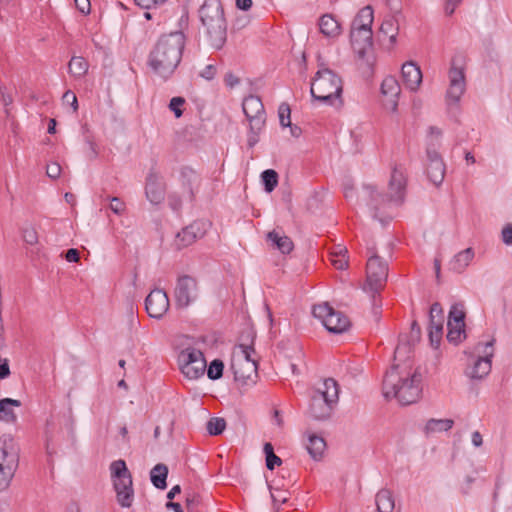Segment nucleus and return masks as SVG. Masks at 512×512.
<instances>
[{
  "label": "nucleus",
  "instance_id": "f257e3e1",
  "mask_svg": "<svg viewBox=\"0 0 512 512\" xmlns=\"http://www.w3.org/2000/svg\"><path fill=\"white\" fill-rule=\"evenodd\" d=\"M185 44L181 31L161 35L149 53L148 66L159 77L168 79L181 62Z\"/></svg>",
  "mask_w": 512,
  "mask_h": 512
},
{
  "label": "nucleus",
  "instance_id": "f03ea898",
  "mask_svg": "<svg viewBox=\"0 0 512 512\" xmlns=\"http://www.w3.org/2000/svg\"><path fill=\"white\" fill-rule=\"evenodd\" d=\"M422 376L414 372L410 376L402 377L398 366L394 365L386 372L383 380V395L385 398H396L401 405H410L417 402L422 393Z\"/></svg>",
  "mask_w": 512,
  "mask_h": 512
},
{
  "label": "nucleus",
  "instance_id": "7ed1b4c3",
  "mask_svg": "<svg viewBox=\"0 0 512 512\" xmlns=\"http://www.w3.org/2000/svg\"><path fill=\"white\" fill-rule=\"evenodd\" d=\"M199 15L210 45L221 49L227 39V24L220 0H205L199 9Z\"/></svg>",
  "mask_w": 512,
  "mask_h": 512
},
{
  "label": "nucleus",
  "instance_id": "20e7f679",
  "mask_svg": "<svg viewBox=\"0 0 512 512\" xmlns=\"http://www.w3.org/2000/svg\"><path fill=\"white\" fill-rule=\"evenodd\" d=\"M342 80L331 69L323 68L316 72L310 87L314 100L329 106H341Z\"/></svg>",
  "mask_w": 512,
  "mask_h": 512
},
{
  "label": "nucleus",
  "instance_id": "39448f33",
  "mask_svg": "<svg viewBox=\"0 0 512 512\" xmlns=\"http://www.w3.org/2000/svg\"><path fill=\"white\" fill-rule=\"evenodd\" d=\"M370 201L368 205L375 213L387 202H395L401 204L404 199L406 189V178L401 169L394 167L388 184V193L381 194L371 185L364 187Z\"/></svg>",
  "mask_w": 512,
  "mask_h": 512
},
{
  "label": "nucleus",
  "instance_id": "423d86ee",
  "mask_svg": "<svg viewBox=\"0 0 512 512\" xmlns=\"http://www.w3.org/2000/svg\"><path fill=\"white\" fill-rule=\"evenodd\" d=\"M243 112L249 121L247 145L253 148L259 142V135L266 123V113L260 97L249 95L242 103Z\"/></svg>",
  "mask_w": 512,
  "mask_h": 512
},
{
  "label": "nucleus",
  "instance_id": "0eeeda50",
  "mask_svg": "<svg viewBox=\"0 0 512 512\" xmlns=\"http://www.w3.org/2000/svg\"><path fill=\"white\" fill-rule=\"evenodd\" d=\"M110 471L118 504L123 508L131 507L134 500L133 482L125 461H113Z\"/></svg>",
  "mask_w": 512,
  "mask_h": 512
},
{
  "label": "nucleus",
  "instance_id": "6e6552de",
  "mask_svg": "<svg viewBox=\"0 0 512 512\" xmlns=\"http://www.w3.org/2000/svg\"><path fill=\"white\" fill-rule=\"evenodd\" d=\"M312 314L322 322L329 332L334 334L343 333L350 326L348 317L342 312L334 310L328 303L314 305Z\"/></svg>",
  "mask_w": 512,
  "mask_h": 512
},
{
  "label": "nucleus",
  "instance_id": "1a4fd4ad",
  "mask_svg": "<svg viewBox=\"0 0 512 512\" xmlns=\"http://www.w3.org/2000/svg\"><path fill=\"white\" fill-rule=\"evenodd\" d=\"M495 342V338H492L486 343L480 342L476 345L475 350L479 355L474 360L472 366L466 369V376L472 380H482L489 375L492 368Z\"/></svg>",
  "mask_w": 512,
  "mask_h": 512
},
{
  "label": "nucleus",
  "instance_id": "9d476101",
  "mask_svg": "<svg viewBox=\"0 0 512 512\" xmlns=\"http://www.w3.org/2000/svg\"><path fill=\"white\" fill-rule=\"evenodd\" d=\"M372 29H351L350 40L359 59L365 61L368 70L372 73L375 63L373 55Z\"/></svg>",
  "mask_w": 512,
  "mask_h": 512
},
{
  "label": "nucleus",
  "instance_id": "9b49d317",
  "mask_svg": "<svg viewBox=\"0 0 512 512\" xmlns=\"http://www.w3.org/2000/svg\"><path fill=\"white\" fill-rule=\"evenodd\" d=\"M178 362L182 373L188 379H198L204 375L206 360L203 353L195 348H186L178 356Z\"/></svg>",
  "mask_w": 512,
  "mask_h": 512
},
{
  "label": "nucleus",
  "instance_id": "f8f14e48",
  "mask_svg": "<svg viewBox=\"0 0 512 512\" xmlns=\"http://www.w3.org/2000/svg\"><path fill=\"white\" fill-rule=\"evenodd\" d=\"M449 87L446 91V104L449 111L458 107L462 95L466 90L465 72L462 67L456 65V59L451 62L448 73Z\"/></svg>",
  "mask_w": 512,
  "mask_h": 512
},
{
  "label": "nucleus",
  "instance_id": "ddd939ff",
  "mask_svg": "<svg viewBox=\"0 0 512 512\" xmlns=\"http://www.w3.org/2000/svg\"><path fill=\"white\" fill-rule=\"evenodd\" d=\"M199 296L197 280L190 275H181L177 278L174 288L175 306L186 309L195 303Z\"/></svg>",
  "mask_w": 512,
  "mask_h": 512
},
{
  "label": "nucleus",
  "instance_id": "4468645a",
  "mask_svg": "<svg viewBox=\"0 0 512 512\" xmlns=\"http://www.w3.org/2000/svg\"><path fill=\"white\" fill-rule=\"evenodd\" d=\"M369 252L371 255L366 266L367 283L373 291L377 292L387 280L388 265L372 249H369Z\"/></svg>",
  "mask_w": 512,
  "mask_h": 512
},
{
  "label": "nucleus",
  "instance_id": "2eb2a0df",
  "mask_svg": "<svg viewBox=\"0 0 512 512\" xmlns=\"http://www.w3.org/2000/svg\"><path fill=\"white\" fill-rule=\"evenodd\" d=\"M426 155L428 159V165L426 168L427 177L431 183L438 187L444 180L446 166L433 143H429L427 145Z\"/></svg>",
  "mask_w": 512,
  "mask_h": 512
},
{
  "label": "nucleus",
  "instance_id": "dca6fc26",
  "mask_svg": "<svg viewBox=\"0 0 512 512\" xmlns=\"http://www.w3.org/2000/svg\"><path fill=\"white\" fill-rule=\"evenodd\" d=\"M169 307V298L163 289L155 288L151 290L145 299V309L151 318L161 319Z\"/></svg>",
  "mask_w": 512,
  "mask_h": 512
},
{
  "label": "nucleus",
  "instance_id": "f3484780",
  "mask_svg": "<svg viewBox=\"0 0 512 512\" xmlns=\"http://www.w3.org/2000/svg\"><path fill=\"white\" fill-rule=\"evenodd\" d=\"M209 227V223L202 220L192 222L177 233L175 246L177 249H183L192 245L197 239L202 238Z\"/></svg>",
  "mask_w": 512,
  "mask_h": 512
},
{
  "label": "nucleus",
  "instance_id": "a211bd4d",
  "mask_svg": "<svg viewBox=\"0 0 512 512\" xmlns=\"http://www.w3.org/2000/svg\"><path fill=\"white\" fill-rule=\"evenodd\" d=\"M20 446L11 434L0 437V464L13 468L19 467Z\"/></svg>",
  "mask_w": 512,
  "mask_h": 512
},
{
  "label": "nucleus",
  "instance_id": "6ab92c4d",
  "mask_svg": "<svg viewBox=\"0 0 512 512\" xmlns=\"http://www.w3.org/2000/svg\"><path fill=\"white\" fill-rule=\"evenodd\" d=\"M444 313L439 302L431 305L429 310L428 336L432 347L437 348L443 335Z\"/></svg>",
  "mask_w": 512,
  "mask_h": 512
},
{
  "label": "nucleus",
  "instance_id": "aec40b11",
  "mask_svg": "<svg viewBox=\"0 0 512 512\" xmlns=\"http://www.w3.org/2000/svg\"><path fill=\"white\" fill-rule=\"evenodd\" d=\"M246 337L247 342H241L238 344V349L240 350L242 360H238L237 362L232 363V368L235 369L238 366H247L250 373L257 374V361L252 358V355L255 354L254 349V335L252 331H248L246 336L242 335V340Z\"/></svg>",
  "mask_w": 512,
  "mask_h": 512
},
{
  "label": "nucleus",
  "instance_id": "412c9836",
  "mask_svg": "<svg viewBox=\"0 0 512 512\" xmlns=\"http://www.w3.org/2000/svg\"><path fill=\"white\" fill-rule=\"evenodd\" d=\"M145 195L153 205L162 203L165 198V185L154 169H151L146 177Z\"/></svg>",
  "mask_w": 512,
  "mask_h": 512
},
{
  "label": "nucleus",
  "instance_id": "4be33fe9",
  "mask_svg": "<svg viewBox=\"0 0 512 512\" xmlns=\"http://www.w3.org/2000/svg\"><path fill=\"white\" fill-rule=\"evenodd\" d=\"M381 93L387 99L384 103L386 109L396 112L398 107V98L401 93V87L394 76H386L381 83Z\"/></svg>",
  "mask_w": 512,
  "mask_h": 512
},
{
  "label": "nucleus",
  "instance_id": "5701e85b",
  "mask_svg": "<svg viewBox=\"0 0 512 512\" xmlns=\"http://www.w3.org/2000/svg\"><path fill=\"white\" fill-rule=\"evenodd\" d=\"M334 408L333 405L314 392L310 399L308 413L314 420L323 421L330 418Z\"/></svg>",
  "mask_w": 512,
  "mask_h": 512
},
{
  "label": "nucleus",
  "instance_id": "b1692460",
  "mask_svg": "<svg viewBox=\"0 0 512 512\" xmlns=\"http://www.w3.org/2000/svg\"><path fill=\"white\" fill-rule=\"evenodd\" d=\"M401 75L403 82L411 91H416L422 82V72L420 67L413 61H408L402 65Z\"/></svg>",
  "mask_w": 512,
  "mask_h": 512
},
{
  "label": "nucleus",
  "instance_id": "393cba45",
  "mask_svg": "<svg viewBox=\"0 0 512 512\" xmlns=\"http://www.w3.org/2000/svg\"><path fill=\"white\" fill-rule=\"evenodd\" d=\"M266 240L282 254H289L294 248L291 238L276 230L270 231L266 236Z\"/></svg>",
  "mask_w": 512,
  "mask_h": 512
},
{
  "label": "nucleus",
  "instance_id": "a878e982",
  "mask_svg": "<svg viewBox=\"0 0 512 512\" xmlns=\"http://www.w3.org/2000/svg\"><path fill=\"white\" fill-rule=\"evenodd\" d=\"M315 393L335 407L339 400V385L333 378H327Z\"/></svg>",
  "mask_w": 512,
  "mask_h": 512
},
{
  "label": "nucleus",
  "instance_id": "bb28decb",
  "mask_svg": "<svg viewBox=\"0 0 512 512\" xmlns=\"http://www.w3.org/2000/svg\"><path fill=\"white\" fill-rule=\"evenodd\" d=\"M421 337V328L418 325L417 321H413L411 324V331L409 335V340L407 342H403L400 339L399 344L395 348V357L401 356L402 354L409 353L411 350V346L417 343Z\"/></svg>",
  "mask_w": 512,
  "mask_h": 512
},
{
  "label": "nucleus",
  "instance_id": "cd10ccee",
  "mask_svg": "<svg viewBox=\"0 0 512 512\" xmlns=\"http://www.w3.org/2000/svg\"><path fill=\"white\" fill-rule=\"evenodd\" d=\"M21 401L12 398H3L0 400V421L14 424L17 416L13 411V407H20Z\"/></svg>",
  "mask_w": 512,
  "mask_h": 512
},
{
  "label": "nucleus",
  "instance_id": "c85d7f7f",
  "mask_svg": "<svg viewBox=\"0 0 512 512\" xmlns=\"http://www.w3.org/2000/svg\"><path fill=\"white\" fill-rule=\"evenodd\" d=\"M318 24L320 32L326 37L334 38L341 33L339 22L331 14L321 16Z\"/></svg>",
  "mask_w": 512,
  "mask_h": 512
},
{
  "label": "nucleus",
  "instance_id": "c756f323",
  "mask_svg": "<svg viewBox=\"0 0 512 512\" xmlns=\"http://www.w3.org/2000/svg\"><path fill=\"white\" fill-rule=\"evenodd\" d=\"M374 13L371 6L359 10L351 23V29H372Z\"/></svg>",
  "mask_w": 512,
  "mask_h": 512
},
{
  "label": "nucleus",
  "instance_id": "7c9ffc66",
  "mask_svg": "<svg viewBox=\"0 0 512 512\" xmlns=\"http://www.w3.org/2000/svg\"><path fill=\"white\" fill-rule=\"evenodd\" d=\"M168 467L163 463L156 464L150 471L152 485L160 490L167 488Z\"/></svg>",
  "mask_w": 512,
  "mask_h": 512
},
{
  "label": "nucleus",
  "instance_id": "2f4dec72",
  "mask_svg": "<svg viewBox=\"0 0 512 512\" xmlns=\"http://www.w3.org/2000/svg\"><path fill=\"white\" fill-rule=\"evenodd\" d=\"M326 448V442L323 437L318 436L316 434H310L308 436V443L306 444V449L310 456L314 460H319Z\"/></svg>",
  "mask_w": 512,
  "mask_h": 512
},
{
  "label": "nucleus",
  "instance_id": "473e14b6",
  "mask_svg": "<svg viewBox=\"0 0 512 512\" xmlns=\"http://www.w3.org/2000/svg\"><path fill=\"white\" fill-rule=\"evenodd\" d=\"M378 512H393L395 502L393 495L388 489H381L375 497Z\"/></svg>",
  "mask_w": 512,
  "mask_h": 512
},
{
  "label": "nucleus",
  "instance_id": "72a5a7b5",
  "mask_svg": "<svg viewBox=\"0 0 512 512\" xmlns=\"http://www.w3.org/2000/svg\"><path fill=\"white\" fill-rule=\"evenodd\" d=\"M88 68V62L81 56H73L68 63V73L75 79L83 78Z\"/></svg>",
  "mask_w": 512,
  "mask_h": 512
},
{
  "label": "nucleus",
  "instance_id": "f704fd0d",
  "mask_svg": "<svg viewBox=\"0 0 512 512\" xmlns=\"http://www.w3.org/2000/svg\"><path fill=\"white\" fill-rule=\"evenodd\" d=\"M474 252L472 248H467L454 256L450 263V268L454 272L461 273L472 261Z\"/></svg>",
  "mask_w": 512,
  "mask_h": 512
},
{
  "label": "nucleus",
  "instance_id": "c9c22d12",
  "mask_svg": "<svg viewBox=\"0 0 512 512\" xmlns=\"http://www.w3.org/2000/svg\"><path fill=\"white\" fill-rule=\"evenodd\" d=\"M183 188L188 192L191 200L194 199V183L197 182L198 176L195 171L189 167H184L180 172Z\"/></svg>",
  "mask_w": 512,
  "mask_h": 512
},
{
  "label": "nucleus",
  "instance_id": "e433bc0d",
  "mask_svg": "<svg viewBox=\"0 0 512 512\" xmlns=\"http://www.w3.org/2000/svg\"><path fill=\"white\" fill-rule=\"evenodd\" d=\"M454 425L452 419H430L427 421L424 432L426 435H430L436 432H443L450 430Z\"/></svg>",
  "mask_w": 512,
  "mask_h": 512
},
{
  "label": "nucleus",
  "instance_id": "4c0bfd02",
  "mask_svg": "<svg viewBox=\"0 0 512 512\" xmlns=\"http://www.w3.org/2000/svg\"><path fill=\"white\" fill-rule=\"evenodd\" d=\"M380 31L389 37L390 44H395L399 31V24L397 19L394 17L385 19L381 24Z\"/></svg>",
  "mask_w": 512,
  "mask_h": 512
},
{
  "label": "nucleus",
  "instance_id": "58836bf2",
  "mask_svg": "<svg viewBox=\"0 0 512 512\" xmlns=\"http://www.w3.org/2000/svg\"><path fill=\"white\" fill-rule=\"evenodd\" d=\"M448 333L447 340L450 343L458 345L466 338L465 326L447 323Z\"/></svg>",
  "mask_w": 512,
  "mask_h": 512
},
{
  "label": "nucleus",
  "instance_id": "ea45409f",
  "mask_svg": "<svg viewBox=\"0 0 512 512\" xmlns=\"http://www.w3.org/2000/svg\"><path fill=\"white\" fill-rule=\"evenodd\" d=\"M261 180L267 193H271L278 185V173L273 169L264 170Z\"/></svg>",
  "mask_w": 512,
  "mask_h": 512
},
{
  "label": "nucleus",
  "instance_id": "a19ab883",
  "mask_svg": "<svg viewBox=\"0 0 512 512\" xmlns=\"http://www.w3.org/2000/svg\"><path fill=\"white\" fill-rule=\"evenodd\" d=\"M464 319H465V312H464L463 304H461V303L453 304L449 311L447 323L465 326Z\"/></svg>",
  "mask_w": 512,
  "mask_h": 512
},
{
  "label": "nucleus",
  "instance_id": "79ce46f5",
  "mask_svg": "<svg viewBox=\"0 0 512 512\" xmlns=\"http://www.w3.org/2000/svg\"><path fill=\"white\" fill-rule=\"evenodd\" d=\"M17 471V468L0 464V492L6 490Z\"/></svg>",
  "mask_w": 512,
  "mask_h": 512
},
{
  "label": "nucleus",
  "instance_id": "37998d69",
  "mask_svg": "<svg viewBox=\"0 0 512 512\" xmlns=\"http://www.w3.org/2000/svg\"><path fill=\"white\" fill-rule=\"evenodd\" d=\"M346 253L347 249L342 247H339L337 251L331 252L330 261L336 269L343 270L348 266V261L345 258Z\"/></svg>",
  "mask_w": 512,
  "mask_h": 512
},
{
  "label": "nucleus",
  "instance_id": "c03bdc74",
  "mask_svg": "<svg viewBox=\"0 0 512 512\" xmlns=\"http://www.w3.org/2000/svg\"><path fill=\"white\" fill-rule=\"evenodd\" d=\"M206 428L210 435H220L226 428V421L224 418L212 417L207 422Z\"/></svg>",
  "mask_w": 512,
  "mask_h": 512
},
{
  "label": "nucleus",
  "instance_id": "a18cd8bd",
  "mask_svg": "<svg viewBox=\"0 0 512 512\" xmlns=\"http://www.w3.org/2000/svg\"><path fill=\"white\" fill-rule=\"evenodd\" d=\"M224 363L220 359H214L207 368V376L211 380L220 379L223 375Z\"/></svg>",
  "mask_w": 512,
  "mask_h": 512
},
{
  "label": "nucleus",
  "instance_id": "49530a36",
  "mask_svg": "<svg viewBox=\"0 0 512 512\" xmlns=\"http://www.w3.org/2000/svg\"><path fill=\"white\" fill-rule=\"evenodd\" d=\"M22 239L28 245H36L38 243V233L32 225H25L21 229Z\"/></svg>",
  "mask_w": 512,
  "mask_h": 512
},
{
  "label": "nucleus",
  "instance_id": "de8ad7c7",
  "mask_svg": "<svg viewBox=\"0 0 512 512\" xmlns=\"http://www.w3.org/2000/svg\"><path fill=\"white\" fill-rule=\"evenodd\" d=\"M278 115H279V122H280L281 127H283V128L288 127V125H290V123H291V120H290L291 110H290V106L287 103L280 104V106L278 108Z\"/></svg>",
  "mask_w": 512,
  "mask_h": 512
},
{
  "label": "nucleus",
  "instance_id": "09e8293b",
  "mask_svg": "<svg viewBox=\"0 0 512 512\" xmlns=\"http://www.w3.org/2000/svg\"><path fill=\"white\" fill-rule=\"evenodd\" d=\"M185 104V99L183 97L177 96L173 97L169 103V109L173 111L176 118H180L183 115V110L181 107Z\"/></svg>",
  "mask_w": 512,
  "mask_h": 512
},
{
  "label": "nucleus",
  "instance_id": "8fccbe9b",
  "mask_svg": "<svg viewBox=\"0 0 512 512\" xmlns=\"http://www.w3.org/2000/svg\"><path fill=\"white\" fill-rule=\"evenodd\" d=\"M62 101L64 104L70 105L73 108V112H77L78 100L74 92L67 90L62 96Z\"/></svg>",
  "mask_w": 512,
  "mask_h": 512
},
{
  "label": "nucleus",
  "instance_id": "3c124183",
  "mask_svg": "<svg viewBox=\"0 0 512 512\" xmlns=\"http://www.w3.org/2000/svg\"><path fill=\"white\" fill-rule=\"evenodd\" d=\"M168 206L174 211V212H180L182 208V200L181 197L176 193H171L168 195Z\"/></svg>",
  "mask_w": 512,
  "mask_h": 512
},
{
  "label": "nucleus",
  "instance_id": "603ef678",
  "mask_svg": "<svg viewBox=\"0 0 512 512\" xmlns=\"http://www.w3.org/2000/svg\"><path fill=\"white\" fill-rule=\"evenodd\" d=\"M252 374L253 373L249 372L247 366H238L234 369L235 379L238 381L246 382L251 379Z\"/></svg>",
  "mask_w": 512,
  "mask_h": 512
},
{
  "label": "nucleus",
  "instance_id": "864d4df0",
  "mask_svg": "<svg viewBox=\"0 0 512 512\" xmlns=\"http://www.w3.org/2000/svg\"><path fill=\"white\" fill-rule=\"evenodd\" d=\"M501 238L505 245L512 246V223H508L502 228Z\"/></svg>",
  "mask_w": 512,
  "mask_h": 512
},
{
  "label": "nucleus",
  "instance_id": "5fc2aeb1",
  "mask_svg": "<svg viewBox=\"0 0 512 512\" xmlns=\"http://www.w3.org/2000/svg\"><path fill=\"white\" fill-rule=\"evenodd\" d=\"M110 209L117 215H121L125 210L124 202L118 197H112Z\"/></svg>",
  "mask_w": 512,
  "mask_h": 512
},
{
  "label": "nucleus",
  "instance_id": "6e6d98bb",
  "mask_svg": "<svg viewBox=\"0 0 512 512\" xmlns=\"http://www.w3.org/2000/svg\"><path fill=\"white\" fill-rule=\"evenodd\" d=\"M46 174L51 179H57L61 174V166L56 162L48 164Z\"/></svg>",
  "mask_w": 512,
  "mask_h": 512
},
{
  "label": "nucleus",
  "instance_id": "4d7b16f0",
  "mask_svg": "<svg viewBox=\"0 0 512 512\" xmlns=\"http://www.w3.org/2000/svg\"><path fill=\"white\" fill-rule=\"evenodd\" d=\"M199 503L200 497L196 494H192L186 497V508L188 512H196Z\"/></svg>",
  "mask_w": 512,
  "mask_h": 512
},
{
  "label": "nucleus",
  "instance_id": "13d9d810",
  "mask_svg": "<svg viewBox=\"0 0 512 512\" xmlns=\"http://www.w3.org/2000/svg\"><path fill=\"white\" fill-rule=\"evenodd\" d=\"M282 464V460L275 453H271V455L266 457V467L269 470H273L275 466H280Z\"/></svg>",
  "mask_w": 512,
  "mask_h": 512
},
{
  "label": "nucleus",
  "instance_id": "bf43d9fd",
  "mask_svg": "<svg viewBox=\"0 0 512 512\" xmlns=\"http://www.w3.org/2000/svg\"><path fill=\"white\" fill-rule=\"evenodd\" d=\"M271 497L274 503L283 504L288 500V493L283 490H277L276 493L271 492Z\"/></svg>",
  "mask_w": 512,
  "mask_h": 512
},
{
  "label": "nucleus",
  "instance_id": "052dcab7",
  "mask_svg": "<svg viewBox=\"0 0 512 512\" xmlns=\"http://www.w3.org/2000/svg\"><path fill=\"white\" fill-rule=\"evenodd\" d=\"M215 75L216 67L212 64L207 65L200 73V76L206 80H212L215 77Z\"/></svg>",
  "mask_w": 512,
  "mask_h": 512
},
{
  "label": "nucleus",
  "instance_id": "680f3d73",
  "mask_svg": "<svg viewBox=\"0 0 512 512\" xmlns=\"http://www.w3.org/2000/svg\"><path fill=\"white\" fill-rule=\"evenodd\" d=\"M462 2V0H446V3H445V14L448 15V16H451L456 7Z\"/></svg>",
  "mask_w": 512,
  "mask_h": 512
},
{
  "label": "nucleus",
  "instance_id": "e2e57ef3",
  "mask_svg": "<svg viewBox=\"0 0 512 512\" xmlns=\"http://www.w3.org/2000/svg\"><path fill=\"white\" fill-rule=\"evenodd\" d=\"M77 9L83 13L88 14L90 12V1L89 0H74Z\"/></svg>",
  "mask_w": 512,
  "mask_h": 512
},
{
  "label": "nucleus",
  "instance_id": "0e129e2a",
  "mask_svg": "<svg viewBox=\"0 0 512 512\" xmlns=\"http://www.w3.org/2000/svg\"><path fill=\"white\" fill-rule=\"evenodd\" d=\"M0 95H1V101L4 106L7 107L12 104L13 98L9 93H7L6 87L3 85L0 86Z\"/></svg>",
  "mask_w": 512,
  "mask_h": 512
},
{
  "label": "nucleus",
  "instance_id": "69168bd1",
  "mask_svg": "<svg viewBox=\"0 0 512 512\" xmlns=\"http://www.w3.org/2000/svg\"><path fill=\"white\" fill-rule=\"evenodd\" d=\"M80 258V253L75 248H70L65 253V259L68 262H77Z\"/></svg>",
  "mask_w": 512,
  "mask_h": 512
},
{
  "label": "nucleus",
  "instance_id": "338daca9",
  "mask_svg": "<svg viewBox=\"0 0 512 512\" xmlns=\"http://www.w3.org/2000/svg\"><path fill=\"white\" fill-rule=\"evenodd\" d=\"M136 5L142 9L150 10L157 7L156 0H134Z\"/></svg>",
  "mask_w": 512,
  "mask_h": 512
},
{
  "label": "nucleus",
  "instance_id": "774afa93",
  "mask_svg": "<svg viewBox=\"0 0 512 512\" xmlns=\"http://www.w3.org/2000/svg\"><path fill=\"white\" fill-rule=\"evenodd\" d=\"M224 81H225V84L230 87V88H233L235 87L236 85L239 84L240 80L237 76H235L233 73L229 72L225 75V78H224Z\"/></svg>",
  "mask_w": 512,
  "mask_h": 512
}]
</instances>
